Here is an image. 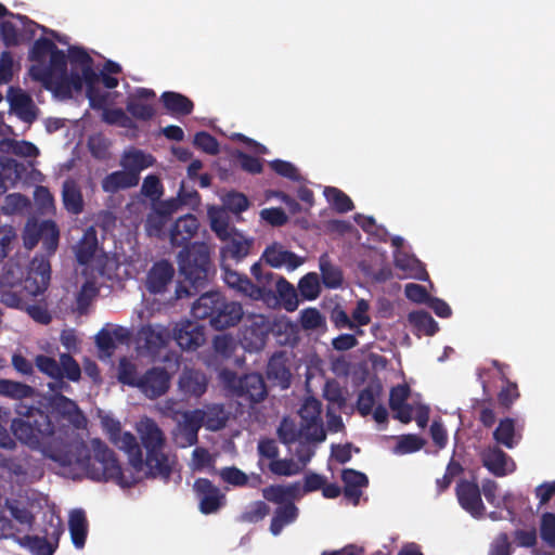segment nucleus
Returning a JSON list of instances; mask_svg holds the SVG:
<instances>
[{"mask_svg":"<svg viewBox=\"0 0 555 555\" xmlns=\"http://www.w3.org/2000/svg\"><path fill=\"white\" fill-rule=\"evenodd\" d=\"M224 207L234 214L245 211L249 207L248 198L238 192H229L223 199Z\"/></svg>","mask_w":555,"mask_h":555,"instance_id":"64","label":"nucleus"},{"mask_svg":"<svg viewBox=\"0 0 555 555\" xmlns=\"http://www.w3.org/2000/svg\"><path fill=\"white\" fill-rule=\"evenodd\" d=\"M17 417L13 418L10 429L20 442L33 450H44L55 433L50 415L34 405L17 403Z\"/></svg>","mask_w":555,"mask_h":555,"instance_id":"4","label":"nucleus"},{"mask_svg":"<svg viewBox=\"0 0 555 555\" xmlns=\"http://www.w3.org/2000/svg\"><path fill=\"white\" fill-rule=\"evenodd\" d=\"M225 387L237 398L248 403H259L268 395L264 379L259 373L237 376L235 372L223 370L220 374Z\"/></svg>","mask_w":555,"mask_h":555,"instance_id":"7","label":"nucleus"},{"mask_svg":"<svg viewBox=\"0 0 555 555\" xmlns=\"http://www.w3.org/2000/svg\"><path fill=\"white\" fill-rule=\"evenodd\" d=\"M376 393L371 387L363 388L358 396L357 410L362 416H367L372 413L375 404Z\"/></svg>","mask_w":555,"mask_h":555,"instance_id":"63","label":"nucleus"},{"mask_svg":"<svg viewBox=\"0 0 555 555\" xmlns=\"http://www.w3.org/2000/svg\"><path fill=\"white\" fill-rule=\"evenodd\" d=\"M178 268L183 281L190 284V288L180 283L176 288L177 299L191 297L199 288L207 286L210 276L215 273L209 247L205 243H193L185 246L178 254Z\"/></svg>","mask_w":555,"mask_h":555,"instance_id":"3","label":"nucleus"},{"mask_svg":"<svg viewBox=\"0 0 555 555\" xmlns=\"http://www.w3.org/2000/svg\"><path fill=\"white\" fill-rule=\"evenodd\" d=\"M67 73V55L59 48L50 54L49 64L33 65L30 67L31 77L42 82L46 89L51 88L53 78L66 75Z\"/></svg>","mask_w":555,"mask_h":555,"instance_id":"15","label":"nucleus"},{"mask_svg":"<svg viewBox=\"0 0 555 555\" xmlns=\"http://www.w3.org/2000/svg\"><path fill=\"white\" fill-rule=\"evenodd\" d=\"M169 220L156 211L149 214L145 222V229L149 236L164 238L166 236V227Z\"/></svg>","mask_w":555,"mask_h":555,"instance_id":"53","label":"nucleus"},{"mask_svg":"<svg viewBox=\"0 0 555 555\" xmlns=\"http://www.w3.org/2000/svg\"><path fill=\"white\" fill-rule=\"evenodd\" d=\"M206 375L194 369H185L179 377V389L186 397L198 398L207 390Z\"/></svg>","mask_w":555,"mask_h":555,"instance_id":"24","label":"nucleus"},{"mask_svg":"<svg viewBox=\"0 0 555 555\" xmlns=\"http://www.w3.org/2000/svg\"><path fill=\"white\" fill-rule=\"evenodd\" d=\"M250 273L255 279L254 288H258L260 296L250 294L251 300H261L267 305L276 301V294L274 293L275 282L280 275L274 274L270 270H264L259 262H256L250 268Z\"/></svg>","mask_w":555,"mask_h":555,"instance_id":"16","label":"nucleus"},{"mask_svg":"<svg viewBox=\"0 0 555 555\" xmlns=\"http://www.w3.org/2000/svg\"><path fill=\"white\" fill-rule=\"evenodd\" d=\"M267 376L283 389L289 387L292 373L285 351H276L271 356L267 366Z\"/></svg>","mask_w":555,"mask_h":555,"instance_id":"21","label":"nucleus"},{"mask_svg":"<svg viewBox=\"0 0 555 555\" xmlns=\"http://www.w3.org/2000/svg\"><path fill=\"white\" fill-rule=\"evenodd\" d=\"M160 101L171 116H188L194 109L193 101L179 92L165 91L160 95Z\"/></svg>","mask_w":555,"mask_h":555,"instance_id":"28","label":"nucleus"},{"mask_svg":"<svg viewBox=\"0 0 555 555\" xmlns=\"http://www.w3.org/2000/svg\"><path fill=\"white\" fill-rule=\"evenodd\" d=\"M221 295L220 292H207L202 294L192 306V315L198 320L208 319L211 325V319L215 318L219 308Z\"/></svg>","mask_w":555,"mask_h":555,"instance_id":"26","label":"nucleus"},{"mask_svg":"<svg viewBox=\"0 0 555 555\" xmlns=\"http://www.w3.org/2000/svg\"><path fill=\"white\" fill-rule=\"evenodd\" d=\"M139 378L135 365L126 358H122L118 365V380L124 385L138 388Z\"/></svg>","mask_w":555,"mask_h":555,"instance_id":"54","label":"nucleus"},{"mask_svg":"<svg viewBox=\"0 0 555 555\" xmlns=\"http://www.w3.org/2000/svg\"><path fill=\"white\" fill-rule=\"evenodd\" d=\"M193 144L196 149L209 154L219 153V143L217 139L206 131H199L194 135Z\"/></svg>","mask_w":555,"mask_h":555,"instance_id":"59","label":"nucleus"},{"mask_svg":"<svg viewBox=\"0 0 555 555\" xmlns=\"http://www.w3.org/2000/svg\"><path fill=\"white\" fill-rule=\"evenodd\" d=\"M193 490L198 500V509L204 515L217 513L227 503L225 494L207 478H197Z\"/></svg>","mask_w":555,"mask_h":555,"instance_id":"10","label":"nucleus"},{"mask_svg":"<svg viewBox=\"0 0 555 555\" xmlns=\"http://www.w3.org/2000/svg\"><path fill=\"white\" fill-rule=\"evenodd\" d=\"M127 112L135 119L147 121L155 115V109L151 104L131 99L126 104Z\"/></svg>","mask_w":555,"mask_h":555,"instance_id":"55","label":"nucleus"},{"mask_svg":"<svg viewBox=\"0 0 555 555\" xmlns=\"http://www.w3.org/2000/svg\"><path fill=\"white\" fill-rule=\"evenodd\" d=\"M515 420L511 417L502 418L493 431V439L498 444L507 449H513L518 444L521 436L516 434Z\"/></svg>","mask_w":555,"mask_h":555,"instance_id":"36","label":"nucleus"},{"mask_svg":"<svg viewBox=\"0 0 555 555\" xmlns=\"http://www.w3.org/2000/svg\"><path fill=\"white\" fill-rule=\"evenodd\" d=\"M56 49L57 47L52 40L41 37L37 39L30 48L29 60L41 65L44 63L47 56Z\"/></svg>","mask_w":555,"mask_h":555,"instance_id":"49","label":"nucleus"},{"mask_svg":"<svg viewBox=\"0 0 555 555\" xmlns=\"http://www.w3.org/2000/svg\"><path fill=\"white\" fill-rule=\"evenodd\" d=\"M426 441L422 437L414 434L401 435L393 448L396 454H410L420 451Z\"/></svg>","mask_w":555,"mask_h":555,"instance_id":"48","label":"nucleus"},{"mask_svg":"<svg viewBox=\"0 0 555 555\" xmlns=\"http://www.w3.org/2000/svg\"><path fill=\"white\" fill-rule=\"evenodd\" d=\"M455 494L460 506L474 518H481L486 507L481 499V490L477 482L462 479L457 482Z\"/></svg>","mask_w":555,"mask_h":555,"instance_id":"13","label":"nucleus"},{"mask_svg":"<svg viewBox=\"0 0 555 555\" xmlns=\"http://www.w3.org/2000/svg\"><path fill=\"white\" fill-rule=\"evenodd\" d=\"M29 205V201L25 195L12 193L4 197L1 210L5 215H14L23 211Z\"/></svg>","mask_w":555,"mask_h":555,"instance_id":"58","label":"nucleus"},{"mask_svg":"<svg viewBox=\"0 0 555 555\" xmlns=\"http://www.w3.org/2000/svg\"><path fill=\"white\" fill-rule=\"evenodd\" d=\"M102 426L109 441L119 450L127 453L129 464L137 472L145 469L147 478L160 479L168 482L172 473V463L165 453L166 438L155 421L146 418L138 428L141 444L130 431H121L120 422L105 416Z\"/></svg>","mask_w":555,"mask_h":555,"instance_id":"1","label":"nucleus"},{"mask_svg":"<svg viewBox=\"0 0 555 555\" xmlns=\"http://www.w3.org/2000/svg\"><path fill=\"white\" fill-rule=\"evenodd\" d=\"M50 280V260L46 256H35L30 261L22 289L3 291L0 295V301L9 308L24 310L29 297H36L48 289Z\"/></svg>","mask_w":555,"mask_h":555,"instance_id":"5","label":"nucleus"},{"mask_svg":"<svg viewBox=\"0 0 555 555\" xmlns=\"http://www.w3.org/2000/svg\"><path fill=\"white\" fill-rule=\"evenodd\" d=\"M35 388L12 379L0 378V396L22 400L26 398H33L35 396Z\"/></svg>","mask_w":555,"mask_h":555,"instance_id":"40","label":"nucleus"},{"mask_svg":"<svg viewBox=\"0 0 555 555\" xmlns=\"http://www.w3.org/2000/svg\"><path fill=\"white\" fill-rule=\"evenodd\" d=\"M171 339L185 351H195L206 341L205 328L203 325L191 320H181L176 323Z\"/></svg>","mask_w":555,"mask_h":555,"instance_id":"11","label":"nucleus"},{"mask_svg":"<svg viewBox=\"0 0 555 555\" xmlns=\"http://www.w3.org/2000/svg\"><path fill=\"white\" fill-rule=\"evenodd\" d=\"M262 259L272 268L286 266L288 270H295L304 262L295 253L283 249V247L276 243L264 249Z\"/></svg>","mask_w":555,"mask_h":555,"instance_id":"23","label":"nucleus"},{"mask_svg":"<svg viewBox=\"0 0 555 555\" xmlns=\"http://www.w3.org/2000/svg\"><path fill=\"white\" fill-rule=\"evenodd\" d=\"M138 181L131 172L117 170L105 176L101 181L103 192L115 194L121 190H127L138 185Z\"/></svg>","mask_w":555,"mask_h":555,"instance_id":"30","label":"nucleus"},{"mask_svg":"<svg viewBox=\"0 0 555 555\" xmlns=\"http://www.w3.org/2000/svg\"><path fill=\"white\" fill-rule=\"evenodd\" d=\"M155 158L151 154H145L141 150H133L124 154L121 166L127 172H131L134 179L140 181V171L153 166Z\"/></svg>","mask_w":555,"mask_h":555,"instance_id":"31","label":"nucleus"},{"mask_svg":"<svg viewBox=\"0 0 555 555\" xmlns=\"http://www.w3.org/2000/svg\"><path fill=\"white\" fill-rule=\"evenodd\" d=\"M99 75L96 74L90 81H86V95L89 100L90 107L93 109H104L107 107L109 93L101 91L96 86Z\"/></svg>","mask_w":555,"mask_h":555,"instance_id":"46","label":"nucleus"},{"mask_svg":"<svg viewBox=\"0 0 555 555\" xmlns=\"http://www.w3.org/2000/svg\"><path fill=\"white\" fill-rule=\"evenodd\" d=\"M269 469L278 476H293L300 472V467L293 460L278 457L270 462Z\"/></svg>","mask_w":555,"mask_h":555,"instance_id":"62","label":"nucleus"},{"mask_svg":"<svg viewBox=\"0 0 555 555\" xmlns=\"http://www.w3.org/2000/svg\"><path fill=\"white\" fill-rule=\"evenodd\" d=\"M51 457L63 465L77 466L94 481H113L122 488H130L137 482L132 476L124 474L115 452L100 438L91 439L90 446L85 441H73L62 456Z\"/></svg>","mask_w":555,"mask_h":555,"instance_id":"2","label":"nucleus"},{"mask_svg":"<svg viewBox=\"0 0 555 555\" xmlns=\"http://www.w3.org/2000/svg\"><path fill=\"white\" fill-rule=\"evenodd\" d=\"M219 476L223 482L233 487H246L251 488L258 487L262 482V478L259 474H253L249 478L243 470L236 466L222 467L219 470Z\"/></svg>","mask_w":555,"mask_h":555,"instance_id":"32","label":"nucleus"},{"mask_svg":"<svg viewBox=\"0 0 555 555\" xmlns=\"http://www.w3.org/2000/svg\"><path fill=\"white\" fill-rule=\"evenodd\" d=\"M324 196L328 204L339 214H345L354 208L351 198L341 190L334 186L324 189Z\"/></svg>","mask_w":555,"mask_h":555,"instance_id":"43","label":"nucleus"},{"mask_svg":"<svg viewBox=\"0 0 555 555\" xmlns=\"http://www.w3.org/2000/svg\"><path fill=\"white\" fill-rule=\"evenodd\" d=\"M300 295L307 300H314L319 297L321 287L319 276L314 272L304 275L298 283Z\"/></svg>","mask_w":555,"mask_h":555,"instance_id":"51","label":"nucleus"},{"mask_svg":"<svg viewBox=\"0 0 555 555\" xmlns=\"http://www.w3.org/2000/svg\"><path fill=\"white\" fill-rule=\"evenodd\" d=\"M175 275L173 266L167 260L155 262L146 276V288L151 294H162Z\"/></svg>","mask_w":555,"mask_h":555,"instance_id":"19","label":"nucleus"},{"mask_svg":"<svg viewBox=\"0 0 555 555\" xmlns=\"http://www.w3.org/2000/svg\"><path fill=\"white\" fill-rule=\"evenodd\" d=\"M300 424L304 426L305 440L322 442L326 439L323 427L322 403L314 397H308L299 409Z\"/></svg>","mask_w":555,"mask_h":555,"instance_id":"8","label":"nucleus"},{"mask_svg":"<svg viewBox=\"0 0 555 555\" xmlns=\"http://www.w3.org/2000/svg\"><path fill=\"white\" fill-rule=\"evenodd\" d=\"M198 228V219L192 214L178 218L170 229V243L173 246L188 244L196 235Z\"/></svg>","mask_w":555,"mask_h":555,"instance_id":"20","label":"nucleus"},{"mask_svg":"<svg viewBox=\"0 0 555 555\" xmlns=\"http://www.w3.org/2000/svg\"><path fill=\"white\" fill-rule=\"evenodd\" d=\"M270 512V507L263 501L253 502L242 514L241 518L245 522L255 524L262 520Z\"/></svg>","mask_w":555,"mask_h":555,"instance_id":"60","label":"nucleus"},{"mask_svg":"<svg viewBox=\"0 0 555 555\" xmlns=\"http://www.w3.org/2000/svg\"><path fill=\"white\" fill-rule=\"evenodd\" d=\"M62 202L70 215L78 216L83 211L85 202L81 190L73 179H66L62 185Z\"/></svg>","mask_w":555,"mask_h":555,"instance_id":"27","label":"nucleus"},{"mask_svg":"<svg viewBox=\"0 0 555 555\" xmlns=\"http://www.w3.org/2000/svg\"><path fill=\"white\" fill-rule=\"evenodd\" d=\"M300 325L306 331L318 330L325 325V318L317 308H306L300 312Z\"/></svg>","mask_w":555,"mask_h":555,"instance_id":"56","label":"nucleus"},{"mask_svg":"<svg viewBox=\"0 0 555 555\" xmlns=\"http://www.w3.org/2000/svg\"><path fill=\"white\" fill-rule=\"evenodd\" d=\"M298 517V508L294 502H287L275 508L270 524V532L279 535L284 527L293 524Z\"/></svg>","mask_w":555,"mask_h":555,"instance_id":"35","label":"nucleus"},{"mask_svg":"<svg viewBox=\"0 0 555 555\" xmlns=\"http://www.w3.org/2000/svg\"><path fill=\"white\" fill-rule=\"evenodd\" d=\"M320 270L323 284L328 288H337L341 285V271L331 263L326 255L320 258Z\"/></svg>","mask_w":555,"mask_h":555,"instance_id":"47","label":"nucleus"},{"mask_svg":"<svg viewBox=\"0 0 555 555\" xmlns=\"http://www.w3.org/2000/svg\"><path fill=\"white\" fill-rule=\"evenodd\" d=\"M4 507L10 512L11 516L21 525H31L34 515L30 511L18 500L7 499Z\"/></svg>","mask_w":555,"mask_h":555,"instance_id":"52","label":"nucleus"},{"mask_svg":"<svg viewBox=\"0 0 555 555\" xmlns=\"http://www.w3.org/2000/svg\"><path fill=\"white\" fill-rule=\"evenodd\" d=\"M274 293L276 301H280L287 311H295L298 308V296L295 287L283 276L278 278Z\"/></svg>","mask_w":555,"mask_h":555,"instance_id":"39","label":"nucleus"},{"mask_svg":"<svg viewBox=\"0 0 555 555\" xmlns=\"http://www.w3.org/2000/svg\"><path fill=\"white\" fill-rule=\"evenodd\" d=\"M269 333L275 335L281 345L293 344L296 340L295 328L289 321H274L272 324L262 321L261 325L254 322L253 325L246 330L245 339H247L248 335H255L256 339L253 343V347L260 349L264 346Z\"/></svg>","mask_w":555,"mask_h":555,"instance_id":"9","label":"nucleus"},{"mask_svg":"<svg viewBox=\"0 0 555 555\" xmlns=\"http://www.w3.org/2000/svg\"><path fill=\"white\" fill-rule=\"evenodd\" d=\"M102 120L107 125H117L122 128L133 127L132 119L121 108H104Z\"/></svg>","mask_w":555,"mask_h":555,"instance_id":"57","label":"nucleus"},{"mask_svg":"<svg viewBox=\"0 0 555 555\" xmlns=\"http://www.w3.org/2000/svg\"><path fill=\"white\" fill-rule=\"evenodd\" d=\"M341 480L344 482L345 498L357 505L362 495V488L369 485L367 476L352 468H345L341 472Z\"/></svg>","mask_w":555,"mask_h":555,"instance_id":"25","label":"nucleus"},{"mask_svg":"<svg viewBox=\"0 0 555 555\" xmlns=\"http://www.w3.org/2000/svg\"><path fill=\"white\" fill-rule=\"evenodd\" d=\"M243 307L236 301H228L221 295L219 308L215 318L211 319V326L215 330L222 331L231 326H235L243 318Z\"/></svg>","mask_w":555,"mask_h":555,"instance_id":"18","label":"nucleus"},{"mask_svg":"<svg viewBox=\"0 0 555 555\" xmlns=\"http://www.w3.org/2000/svg\"><path fill=\"white\" fill-rule=\"evenodd\" d=\"M408 321L412 325L414 334L417 336H433L439 331L438 323L429 312L424 310L410 312Z\"/></svg>","mask_w":555,"mask_h":555,"instance_id":"37","label":"nucleus"},{"mask_svg":"<svg viewBox=\"0 0 555 555\" xmlns=\"http://www.w3.org/2000/svg\"><path fill=\"white\" fill-rule=\"evenodd\" d=\"M203 424V416L199 411L185 412L183 415V423L181 430L184 434L186 441L190 446L195 444L198 439V430Z\"/></svg>","mask_w":555,"mask_h":555,"instance_id":"44","label":"nucleus"},{"mask_svg":"<svg viewBox=\"0 0 555 555\" xmlns=\"http://www.w3.org/2000/svg\"><path fill=\"white\" fill-rule=\"evenodd\" d=\"M278 435L282 443L289 446L296 442L299 438H305V430L301 424L300 427H298L295 421L284 417L278 428Z\"/></svg>","mask_w":555,"mask_h":555,"instance_id":"45","label":"nucleus"},{"mask_svg":"<svg viewBox=\"0 0 555 555\" xmlns=\"http://www.w3.org/2000/svg\"><path fill=\"white\" fill-rule=\"evenodd\" d=\"M298 492V483L289 486L271 485L262 490V495L269 502L283 505L287 502H293V500L297 498Z\"/></svg>","mask_w":555,"mask_h":555,"instance_id":"38","label":"nucleus"},{"mask_svg":"<svg viewBox=\"0 0 555 555\" xmlns=\"http://www.w3.org/2000/svg\"><path fill=\"white\" fill-rule=\"evenodd\" d=\"M171 376L165 367L153 366L139 378L138 389L149 399L164 396L170 387Z\"/></svg>","mask_w":555,"mask_h":555,"instance_id":"14","label":"nucleus"},{"mask_svg":"<svg viewBox=\"0 0 555 555\" xmlns=\"http://www.w3.org/2000/svg\"><path fill=\"white\" fill-rule=\"evenodd\" d=\"M8 101L11 109L25 122H33L36 118V106L29 94L22 89L9 88Z\"/></svg>","mask_w":555,"mask_h":555,"instance_id":"22","label":"nucleus"},{"mask_svg":"<svg viewBox=\"0 0 555 555\" xmlns=\"http://www.w3.org/2000/svg\"><path fill=\"white\" fill-rule=\"evenodd\" d=\"M223 271V281L225 284L241 293L246 297H250V294L254 296H260V291L254 288V282L245 274H241L237 271H234L228 267H222Z\"/></svg>","mask_w":555,"mask_h":555,"instance_id":"34","label":"nucleus"},{"mask_svg":"<svg viewBox=\"0 0 555 555\" xmlns=\"http://www.w3.org/2000/svg\"><path fill=\"white\" fill-rule=\"evenodd\" d=\"M72 542L76 548H82L88 535V521L82 509H74L68 520Z\"/></svg>","mask_w":555,"mask_h":555,"instance_id":"33","label":"nucleus"},{"mask_svg":"<svg viewBox=\"0 0 555 555\" xmlns=\"http://www.w3.org/2000/svg\"><path fill=\"white\" fill-rule=\"evenodd\" d=\"M98 233L93 227L85 230L82 237L79 240L75 255L79 264H88L92 261L98 250Z\"/></svg>","mask_w":555,"mask_h":555,"instance_id":"29","label":"nucleus"},{"mask_svg":"<svg viewBox=\"0 0 555 555\" xmlns=\"http://www.w3.org/2000/svg\"><path fill=\"white\" fill-rule=\"evenodd\" d=\"M50 406L57 414L75 423L78 417H83L78 404L62 393H55L50 399Z\"/></svg>","mask_w":555,"mask_h":555,"instance_id":"41","label":"nucleus"},{"mask_svg":"<svg viewBox=\"0 0 555 555\" xmlns=\"http://www.w3.org/2000/svg\"><path fill=\"white\" fill-rule=\"evenodd\" d=\"M502 382L504 386L498 393V402L503 409L509 410L514 402L520 397V392L518 385L515 382H511L506 376L503 375Z\"/></svg>","mask_w":555,"mask_h":555,"instance_id":"50","label":"nucleus"},{"mask_svg":"<svg viewBox=\"0 0 555 555\" xmlns=\"http://www.w3.org/2000/svg\"><path fill=\"white\" fill-rule=\"evenodd\" d=\"M171 340V332L160 324L143 325L137 334V344L150 356H157Z\"/></svg>","mask_w":555,"mask_h":555,"instance_id":"12","label":"nucleus"},{"mask_svg":"<svg viewBox=\"0 0 555 555\" xmlns=\"http://www.w3.org/2000/svg\"><path fill=\"white\" fill-rule=\"evenodd\" d=\"M481 462L496 477H504L516 468L513 459L496 446L488 447L481 452Z\"/></svg>","mask_w":555,"mask_h":555,"instance_id":"17","label":"nucleus"},{"mask_svg":"<svg viewBox=\"0 0 555 555\" xmlns=\"http://www.w3.org/2000/svg\"><path fill=\"white\" fill-rule=\"evenodd\" d=\"M541 539L555 548V514L544 513L540 526Z\"/></svg>","mask_w":555,"mask_h":555,"instance_id":"61","label":"nucleus"},{"mask_svg":"<svg viewBox=\"0 0 555 555\" xmlns=\"http://www.w3.org/2000/svg\"><path fill=\"white\" fill-rule=\"evenodd\" d=\"M68 52V57L73 67L75 65L80 66V69L85 75L86 81H90L93 77H95L96 73L92 67L93 60L85 49L79 47H70Z\"/></svg>","mask_w":555,"mask_h":555,"instance_id":"42","label":"nucleus"},{"mask_svg":"<svg viewBox=\"0 0 555 555\" xmlns=\"http://www.w3.org/2000/svg\"><path fill=\"white\" fill-rule=\"evenodd\" d=\"M35 365L39 372L55 380V383L49 384L52 391L70 389L64 378L73 383H77L81 378L79 363L67 352L61 353L59 361L46 354H38L35 358Z\"/></svg>","mask_w":555,"mask_h":555,"instance_id":"6","label":"nucleus"}]
</instances>
